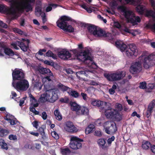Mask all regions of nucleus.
Listing matches in <instances>:
<instances>
[{"label": "nucleus", "mask_w": 155, "mask_h": 155, "mask_svg": "<svg viewBox=\"0 0 155 155\" xmlns=\"http://www.w3.org/2000/svg\"><path fill=\"white\" fill-rule=\"evenodd\" d=\"M71 51L74 54H77V58L78 60L87 64L88 66L94 68L97 66L94 62L93 58L91 56V54L89 50H86L79 53H78V50L76 49H73L71 50Z\"/></svg>", "instance_id": "nucleus-2"}, {"label": "nucleus", "mask_w": 155, "mask_h": 155, "mask_svg": "<svg viewBox=\"0 0 155 155\" xmlns=\"http://www.w3.org/2000/svg\"><path fill=\"white\" fill-rule=\"evenodd\" d=\"M136 9L137 12L140 15H143L145 10H146L145 7L141 5H138L136 7Z\"/></svg>", "instance_id": "nucleus-32"}, {"label": "nucleus", "mask_w": 155, "mask_h": 155, "mask_svg": "<svg viewBox=\"0 0 155 155\" xmlns=\"http://www.w3.org/2000/svg\"><path fill=\"white\" fill-rule=\"evenodd\" d=\"M94 135L98 137H101L102 136V133L100 130H96L94 132Z\"/></svg>", "instance_id": "nucleus-57"}, {"label": "nucleus", "mask_w": 155, "mask_h": 155, "mask_svg": "<svg viewBox=\"0 0 155 155\" xmlns=\"http://www.w3.org/2000/svg\"><path fill=\"white\" fill-rule=\"evenodd\" d=\"M32 68L34 70L36 74L38 73V72H39V66L34 65L33 66H32Z\"/></svg>", "instance_id": "nucleus-55"}, {"label": "nucleus", "mask_w": 155, "mask_h": 155, "mask_svg": "<svg viewBox=\"0 0 155 155\" xmlns=\"http://www.w3.org/2000/svg\"><path fill=\"white\" fill-rule=\"evenodd\" d=\"M60 101L61 103H68L69 101V100L68 98H61L60 100Z\"/></svg>", "instance_id": "nucleus-53"}, {"label": "nucleus", "mask_w": 155, "mask_h": 155, "mask_svg": "<svg viewBox=\"0 0 155 155\" xmlns=\"http://www.w3.org/2000/svg\"><path fill=\"white\" fill-rule=\"evenodd\" d=\"M44 63L45 64H46L52 66L53 65V63L48 60H45L44 61Z\"/></svg>", "instance_id": "nucleus-60"}, {"label": "nucleus", "mask_w": 155, "mask_h": 155, "mask_svg": "<svg viewBox=\"0 0 155 155\" xmlns=\"http://www.w3.org/2000/svg\"><path fill=\"white\" fill-rule=\"evenodd\" d=\"M60 151L62 155H70L71 153V150L68 147L61 148Z\"/></svg>", "instance_id": "nucleus-30"}, {"label": "nucleus", "mask_w": 155, "mask_h": 155, "mask_svg": "<svg viewBox=\"0 0 155 155\" xmlns=\"http://www.w3.org/2000/svg\"><path fill=\"white\" fill-rule=\"evenodd\" d=\"M39 73L47 75L45 76L42 77L43 84H45L46 87L47 84H52V80L51 78L53 77V75L49 69L39 66Z\"/></svg>", "instance_id": "nucleus-8"}, {"label": "nucleus", "mask_w": 155, "mask_h": 155, "mask_svg": "<svg viewBox=\"0 0 155 155\" xmlns=\"http://www.w3.org/2000/svg\"><path fill=\"white\" fill-rule=\"evenodd\" d=\"M46 55L47 56L52 57L54 59H57V56L56 54L53 53L50 50H48L46 53Z\"/></svg>", "instance_id": "nucleus-39"}, {"label": "nucleus", "mask_w": 155, "mask_h": 155, "mask_svg": "<svg viewBox=\"0 0 155 155\" xmlns=\"http://www.w3.org/2000/svg\"><path fill=\"white\" fill-rule=\"evenodd\" d=\"M114 26L115 27L118 28H120L121 27L120 24L118 21L114 22Z\"/></svg>", "instance_id": "nucleus-63"}, {"label": "nucleus", "mask_w": 155, "mask_h": 155, "mask_svg": "<svg viewBox=\"0 0 155 155\" xmlns=\"http://www.w3.org/2000/svg\"><path fill=\"white\" fill-rule=\"evenodd\" d=\"M14 31L16 33L18 34L22 35L23 34V31L21 30V29H19L17 28H15L14 29Z\"/></svg>", "instance_id": "nucleus-52"}, {"label": "nucleus", "mask_w": 155, "mask_h": 155, "mask_svg": "<svg viewBox=\"0 0 155 155\" xmlns=\"http://www.w3.org/2000/svg\"><path fill=\"white\" fill-rule=\"evenodd\" d=\"M69 21H74V20L69 16L64 15L61 16L60 20L56 22V23L57 26L64 31L73 32L74 31V28L71 25H69L67 22Z\"/></svg>", "instance_id": "nucleus-5"}, {"label": "nucleus", "mask_w": 155, "mask_h": 155, "mask_svg": "<svg viewBox=\"0 0 155 155\" xmlns=\"http://www.w3.org/2000/svg\"><path fill=\"white\" fill-rule=\"evenodd\" d=\"M42 117L44 120H45L47 118V115L46 112L45 111H43L42 114Z\"/></svg>", "instance_id": "nucleus-64"}, {"label": "nucleus", "mask_w": 155, "mask_h": 155, "mask_svg": "<svg viewBox=\"0 0 155 155\" xmlns=\"http://www.w3.org/2000/svg\"><path fill=\"white\" fill-rule=\"evenodd\" d=\"M125 75V72L124 71H118L111 74L105 75V77L109 81H117L122 79Z\"/></svg>", "instance_id": "nucleus-10"}, {"label": "nucleus", "mask_w": 155, "mask_h": 155, "mask_svg": "<svg viewBox=\"0 0 155 155\" xmlns=\"http://www.w3.org/2000/svg\"><path fill=\"white\" fill-rule=\"evenodd\" d=\"M89 114V110L88 108L84 106H81L78 115H88Z\"/></svg>", "instance_id": "nucleus-23"}, {"label": "nucleus", "mask_w": 155, "mask_h": 155, "mask_svg": "<svg viewBox=\"0 0 155 155\" xmlns=\"http://www.w3.org/2000/svg\"><path fill=\"white\" fill-rule=\"evenodd\" d=\"M14 117L12 115H11L9 114H7L6 115V117H5V119L9 121L10 119H12L14 118Z\"/></svg>", "instance_id": "nucleus-51"}, {"label": "nucleus", "mask_w": 155, "mask_h": 155, "mask_svg": "<svg viewBox=\"0 0 155 155\" xmlns=\"http://www.w3.org/2000/svg\"><path fill=\"white\" fill-rule=\"evenodd\" d=\"M89 72H89L88 71H80L78 73L80 74H83L86 77L88 76V74Z\"/></svg>", "instance_id": "nucleus-61"}, {"label": "nucleus", "mask_w": 155, "mask_h": 155, "mask_svg": "<svg viewBox=\"0 0 155 155\" xmlns=\"http://www.w3.org/2000/svg\"><path fill=\"white\" fill-rule=\"evenodd\" d=\"M58 6V5L56 4H51L50 6H48L46 9V12H50L52 9V7L55 8Z\"/></svg>", "instance_id": "nucleus-42"}, {"label": "nucleus", "mask_w": 155, "mask_h": 155, "mask_svg": "<svg viewBox=\"0 0 155 155\" xmlns=\"http://www.w3.org/2000/svg\"><path fill=\"white\" fill-rule=\"evenodd\" d=\"M20 44H21L20 41H17L12 43L11 45L13 47L14 49L16 50H18L19 48L17 47V46H18L19 47Z\"/></svg>", "instance_id": "nucleus-43"}, {"label": "nucleus", "mask_w": 155, "mask_h": 155, "mask_svg": "<svg viewBox=\"0 0 155 155\" xmlns=\"http://www.w3.org/2000/svg\"><path fill=\"white\" fill-rule=\"evenodd\" d=\"M9 133V131L6 129L0 127V137H3L7 135Z\"/></svg>", "instance_id": "nucleus-37"}, {"label": "nucleus", "mask_w": 155, "mask_h": 155, "mask_svg": "<svg viewBox=\"0 0 155 155\" xmlns=\"http://www.w3.org/2000/svg\"><path fill=\"white\" fill-rule=\"evenodd\" d=\"M114 118H115L118 121H120L122 119V116L120 114L118 111L116 110V114L114 116Z\"/></svg>", "instance_id": "nucleus-44"}, {"label": "nucleus", "mask_w": 155, "mask_h": 155, "mask_svg": "<svg viewBox=\"0 0 155 155\" xmlns=\"http://www.w3.org/2000/svg\"><path fill=\"white\" fill-rule=\"evenodd\" d=\"M58 54L60 58L64 60H67L70 58L71 56L69 51L64 49L58 52Z\"/></svg>", "instance_id": "nucleus-18"}, {"label": "nucleus", "mask_w": 155, "mask_h": 155, "mask_svg": "<svg viewBox=\"0 0 155 155\" xmlns=\"http://www.w3.org/2000/svg\"><path fill=\"white\" fill-rule=\"evenodd\" d=\"M39 134L41 136L40 141L41 143L44 145L48 146V138L45 135L44 129L42 127H39Z\"/></svg>", "instance_id": "nucleus-20"}, {"label": "nucleus", "mask_w": 155, "mask_h": 155, "mask_svg": "<svg viewBox=\"0 0 155 155\" xmlns=\"http://www.w3.org/2000/svg\"><path fill=\"white\" fill-rule=\"evenodd\" d=\"M115 108L117 111H121L123 109L122 105L121 104L118 103H117L116 104Z\"/></svg>", "instance_id": "nucleus-47"}, {"label": "nucleus", "mask_w": 155, "mask_h": 155, "mask_svg": "<svg viewBox=\"0 0 155 155\" xmlns=\"http://www.w3.org/2000/svg\"><path fill=\"white\" fill-rule=\"evenodd\" d=\"M68 93L69 95L75 98L81 97L80 94L77 91L72 90L71 89L68 92Z\"/></svg>", "instance_id": "nucleus-28"}, {"label": "nucleus", "mask_w": 155, "mask_h": 155, "mask_svg": "<svg viewBox=\"0 0 155 155\" xmlns=\"http://www.w3.org/2000/svg\"><path fill=\"white\" fill-rule=\"evenodd\" d=\"M65 129L66 131L70 133H74L78 131L77 128L71 121H68L65 124Z\"/></svg>", "instance_id": "nucleus-19"}, {"label": "nucleus", "mask_w": 155, "mask_h": 155, "mask_svg": "<svg viewBox=\"0 0 155 155\" xmlns=\"http://www.w3.org/2000/svg\"><path fill=\"white\" fill-rule=\"evenodd\" d=\"M83 140L79 138L73 136L71 138V142L70 143V147L73 150H77L82 147L81 142H83Z\"/></svg>", "instance_id": "nucleus-11"}, {"label": "nucleus", "mask_w": 155, "mask_h": 155, "mask_svg": "<svg viewBox=\"0 0 155 155\" xmlns=\"http://www.w3.org/2000/svg\"><path fill=\"white\" fill-rule=\"evenodd\" d=\"M141 64H143V67L146 69H148L155 64V55L150 54L147 56L142 54L138 58Z\"/></svg>", "instance_id": "nucleus-7"}, {"label": "nucleus", "mask_w": 155, "mask_h": 155, "mask_svg": "<svg viewBox=\"0 0 155 155\" xmlns=\"http://www.w3.org/2000/svg\"><path fill=\"white\" fill-rule=\"evenodd\" d=\"M51 135L55 139L57 140L59 138L58 134L55 131H53L51 133Z\"/></svg>", "instance_id": "nucleus-48"}, {"label": "nucleus", "mask_w": 155, "mask_h": 155, "mask_svg": "<svg viewBox=\"0 0 155 155\" xmlns=\"http://www.w3.org/2000/svg\"><path fill=\"white\" fill-rule=\"evenodd\" d=\"M71 104L72 110L73 111H76L77 114H78L81 106H80L75 102H72Z\"/></svg>", "instance_id": "nucleus-27"}, {"label": "nucleus", "mask_w": 155, "mask_h": 155, "mask_svg": "<svg viewBox=\"0 0 155 155\" xmlns=\"http://www.w3.org/2000/svg\"><path fill=\"white\" fill-rule=\"evenodd\" d=\"M54 114L56 119L60 121L62 119V115L58 109L54 111Z\"/></svg>", "instance_id": "nucleus-36"}, {"label": "nucleus", "mask_w": 155, "mask_h": 155, "mask_svg": "<svg viewBox=\"0 0 155 155\" xmlns=\"http://www.w3.org/2000/svg\"><path fill=\"white\" fill-rule=\"evenodd\" d=\"M9 139L11 140H17V137L16 135L10 134L8 136Z\"/></svg>", "instance_id": "nucleus-50"}, {"label": "nucleus", "mask_w": 155, "mask_h": 155, "mask_svg": "<svg viewBox=\"0 0 155 155\" xmlns=\"http://www.w3.org/2000/svg\"><path fill=\"white\" fill-rule=\"evenodd\" d=\"M89 31L95 36H103L107 38L110 40H112L113 37L112 34L110 33H106L105 31L101 29H97L96 26L94 25L89 24V25L87 27Z\"/></svg>", "instance_id": "nucleus-6"}, {"label": "nucleus", "mask_w": 155, "mask_h": 155, "mask_svg": "<svg viewBox=\"0 0 155 155\" xmlns=\"http://www.w3.org/2000/svg\"><path fill=\"white\" fill-rule=\"evenodd\" d=\"M97 142L100 147L102 148H106L107 147V146H105L106 142L104 139L103 138L99 139L98 140Z\"/></svg>", "instance_id": "nucleus-38"}, {"label": "nucleus", "mask_w": 155, "mask_h": 155, "mask_svg": "<svg viewBox=\"0 0 155 155\" xmlns=\"http://www.w3.org/2000/svg\"><path fill=\"white\" fill-rule=\"evenodd\" d=\"M32 124L33 126L35 127L36 128H37L38 126V122L37 121L35 120L34 122H33Z\"/></svg>", "instance_id": "nucleus-62"}, {"label": "nucleus", "mask_w": 155, "mask_h": 155, "mask_svg": "<svg viewBox=\"0 0 155 155\" xmlns=\"http://www.w3.org/2000/svg\"><path fill=\"white\" fill-rule=\"evenodd\" d=\"M147 28L151 29L155 31V23L153 25L148 24L146 25Z\"/></svg>", "instance_id": "nucleus-54"}, {"label": "nucleus", "mask_w": 155, "mask_h": 155, "mask_svg": "<svg viewBox=\"0 0 155 155\" xmlns=\"http://www.w3.org/2000/svg\"><path fill=\"white\" fill-rule=\"evenodd\" d=\"M32 82L35 87L39 86V76L34 75L32 78Z\"/></svg>", "instance_id": "nucleus-33"}, {"label": "nucleus", "mask_w": 155, "mask_h": 155, "mask_svg": "<svg viewBox=\"0 0 155 155\" xmlns=\"http://www.w3.org/2000/svg\"><path fill=\"white\" fill-rule=\"evenodd\" d=\"M119 1L120 2H121L123 0H117ZM125 1L127 2V4H128L130 3H131L132 4H134L138 0H124Z\"/></svg>", "instance_id": "nucleus-49"}, {"label": "nucleus", "mask_w": 155, "mask_h": 155, "mask_svg": "<svg viewBox=\"0 0 155 155\" xmlns=\"http://www.w3.org/2000/svg\"><path fill=\"white\" fill-rule=\"evenodd\" d=\"M44 87V90L45 93L41 95L39 97V102L44 103L47 101L51 103H53L58 99V95L55 92V91L52 88V84H47L45 86L43 84Z\"/></svg>", "instance_id": "nucleus-1"}, {"label": "nucleus", "mask_w": 155, "mask_h": 155, "mask_svg": "<svg viewBox=\"0 0 155 155\" xmlns=\"http://www.w3.org/2000/svg\"><path fill=\"white\" fill-rule=\"evenodd\" d=\"M151 144L150 142L146 141L144 143H143L142 145V148L145 150L148 149L150 147H151Z\"/></svg>", "instance_id": "nucleus-41"}, {"label": "nucleus", "mask_w": 155, "mask_h": 155, "mask_svg": "<svg viewBox=\"0 0 155 155\" xmlns=\"http://www.w3.org/2000/svg\"><path fill=\"white\" fill-rule=\"evenodd\" d=\"M32 146L31 145H28V148L34 150L35 148L36 149H39V143H33L32 144Z\"/></svg>", "instance_id": "nucleus-45"}, {"label": "nucleus", "mask_w": 155, "mask_h": 155, "mask_svg": "<svg viewBox=\"0 0 155 155\" xmlns=\"http://www.w3.org/2000/svg\"><path fill=\"white\" fill-rule=\"evenodd\" d=\"M91 104L93 106L98 107L100 109V111H104L105 115L107 118H114V116L116 114L117 110L112 108L110 107L106 109L107 105L106 102L94 99L91 101Z\"/></svg>", "instance_id": "nucleus-3"}, {"label": "nucleus", "mask_w": 155, "mask_h": 155, "mask_svg": "<svg viewBox=\"0 0 155 155\" xmlns=\"http://www.w3.org/2000/svg\"><path fill=\"white\" fill-rule=\"evenodd\" d=\"M116 46L119 48L121 51H124L126 50L127 47L126 45L119 41H117L115 43Z\"/></svg>", "instance_id": "nucleus-24"}, {"label": "nucleus", "mask_w": 155, "mask_h": 155, "mask_svg": "<svg viewBox=\"0 0 155 155\" xmlns=\"http://www.w3.org/2000/svg\"><path fill=\"white\" fill-rule=\"evenodd\" d=\"M4 52L5 54L9 56H13L15 55V53L13 50L8 48H4Z\"/></svg>", "instance_id": "nucleus-31"}, {"label": "nucleus", "mask_w": 155, "mask_h": 155, "mask_svg": "<svg viewBox=\"0 0 155 155\" xmlns=\"http://www.w3.org/2000/svg\"><path fill=\"white\" fill-rule=\"evenodd\" d=\"M22 7L24 9H26L27 12L32 10V8L31 5L28 2H23L21 4Z\"/></svg>", "instance_id": "nucleus-26"}, {"label": "nucleus", "mask_w": 155, "mask_h": 155, "mask_svg": "<svg viewBox=\"0 0 155 155\" xmlns=\"http://www.w3.org/2000/svg\"><path fill=\"white\" fill-rule=\"evenodd\" d=\"M29 96L30 101V111L34 113L35 115H38L39 111H37L35 108L38 106L39 103L37 102V100L31 94H29Z\"/></svg>", "instance_id": "nucleus-12"}, {"label": "nucleus", "mask_w": 155, "mask_h": 155, "mask_svg": "<svg viewBox=\"0 0 155 155\" xmlns=\"http://www.w3.org/2000/svg\"><path fill=\"white\" fill-rule=\"evenodd\" d=\"M41 15L43 24H45L47 21V18L46 16L45 13L41 11V8L39 6V15Z\"/></svg>", "instance_id": "nucleus-35"}, {"label": "nucleus", "mask_w": 155, "mask_h": 155, "mask_svg": "<svg viewBox=\"0 0 155 155\" xmlns=\"http://www.w3.org/2000/svg\"><path fill=\"white\" fill-rule=\"evenodd\" d=\"M0 146L3 149H5L6 150H7L8 149L7 144L5 143V140L2 139H0Z\"/></svg>", "instance_id": "nucleus-40"}, {"label": "nucleus", "mask_w": 155, "mask_h": 155, "mask_svg": "<svg viewBox=\"0 0 155 155\" xmlns=\"http://www.w3.org/2000/svg\"><path fill=\"white\" fill-rule=\"evenodd\" d=\"M58 87L61 91L64 92L67 91V92L68 91H70L71 88L68 87L67 86L64 85L62 84L59 83L58 86Z\"/></svg>", "instance_id": "nucleus-34"}, {"label": "nucleus", "mask_w": 155, "mask_h": 155, "mask_svg": "<svg viewBox=\"0 0 155 155\" xmlns=\"http://www.w3.org/2000/svg\"><path fill=\"white\" fill-rule=\"evenodd\" d=\"M22 40L23 41H25L26 44L20 41L21 44H20L19 47L23 51L26 52L28 48V44L30 43V41L28 39H26L25 38H22Z\"/></svg>", "instance_id": "nucleus-21"}, {"label": "nucleus", "mask_w": 155, "mask_h": 155, "mask_svg": "<svg viewBox=\"0 0 155 155\" xmlns=\"http://www.w3.org/2000/svg\"><path fill=\"white\" fill-rule=\"evenodd\" d=\"M149 1L154 11L152 10L146 9L145 15L147 17H151L154 18H155V2L154 0H149Z\"/></svg>", "instance_id": "nucleus-17"}, {"label": "nucleus", "mask_w": 155, "mask_h": 155, "mask_svg": "<svg viewBox=\"0 0 155 155\" xmlns=\"http://www.w3.org/2000/svg\"><path fill=\"white\" fill-rule=\"evenodd\" d=\"M139 88L144 89L147 88V83L146 82H141L140 83Z\"/></svg>", "instance_id": "nucleus-46"}, {"label": "nucleus", "mask_w": 155, "mask_h": 155, "mask_svg": "<svg viewBox=\"0 0 155 155\" xmlns=\"http://www.w3.org/2000/svg\"><path fill=\"white\" fill-rule=\"evenodd\" d=\"M142 70V65L138 60L134 63H133L129 68L130 72L132 74H138Z\"/></svg>", "instance_id": "nucleus-13"}, {"label": "nucleus", "mask_w": 155, "mask_h": 155, "mask_svg": "<svg viewBox=\"0 0 155 155\" xmlns=\"http://www.w3.org/2000/svg\"><path fill=\"white\" fill-rule=\"evenodd\" d=\"M129 48L126 51L127 55L129 57L134 55L136 56L138 54L137 46L134 44H130L129 45Z\"/></svg>", "instance_id": "nucleus-16"}, {"label": "nucleus", "mask_w": 155, "mask_h": 155, "mask_svg": "<svg viewBox=\"0 0 155 155\" xmlns=\"http://www.w3.org/2000/svg\"><path fill=\"white\" fill-rule=\"evenodd\" d=\"M6 9L4 5H1L0 6V12H5L6 11Z\"/></svg>", "instance_id": "nucleus-59"}, {"label": "nucleus", "mask_w": 155, "mask_h": 155, "mask_svg": "<svg viewBox=\"0 0 155 155\" xmlns=\"http://www.w3.org/2000/svg\"><path fill=\"white\" fill-rule=\"evenodd\" d=\"M18 7L15 8L14 7H12L8 11V13L12 15L15 17L17 18L18 16Z\"/></svg>", "instance_id": "nucleus-25"}, {"label": "nucleus", "mask_w": 155, "mask_h": 155, "mask_svg": "<svg viewBox=\"0 0 155 155\" xmlns=\"http://www.w3.org/2000/svg\"><path fill=\"white\" fill-rule=\"evenodd\" d=\"M12 85L16 89L21 91H26L29 86L28 81L25 78L18 81L16 82L13 81Z\"/></svg>", "instance_id": "nucleus-9"}, {"label": "nucleus", "mask_w": 155, "mask_h": 155, "mask_svg": "<svg viewBox=\"0 0 155 155\" xmlns=\"http://www.w3.org/2000/svg\"><path fill=\"white\" fill-rule=\"evenodd\" d=\"M95 129V127L94 125L92 124H90L85 129V133L87 134H90L92 133Z\"/></svg>", "instance_id": "nucleus-29"}, {"label": "nucleus", "mask_w": 155, "mask_h": 155, "mask_svg": "<svg viewBox=\"0 0 155 155\" xmlns=\"http://www.w3.org/2000/svg\"><path fill=\"white\" fill-rule=\"evenodd\" d=\"M155 106V99L153 100L149 104L146 112V116L149 117L152 112L153 108Z\"/></svg>", "instance_id": "nucleus-22"}, {"label": "nucleus", "mask_w": 155, "mask_h": 155, "mask_svg": "<svg viewBox=\"0 0 155 155\" xmlns=\"http://www.w3.org/2000/svg\"><path fill=\"white\" fill-rule=\"evenodd\" d=\"M81 95V96L82 97L84 101H87V97L86 94L83 92H81V95Z\"/></svg>", "instance_id": "nucleus-56"}, {"label": "nucleus", "mask_w": 155, "mask_h": 155, "mask_svg": "<svg viewBox=\"0 0 155 155\" xmlns=\"http://www.w3.org/2000/svg\"><path fill=\"white\" fill-rule=\"evenodd\" d=\"M118 9L121 10L123 15L127 19L128 23H131L135 25L140 23L141 19L138 16H136L134 13L131 11L128 10L126 7L123 5L119 6L118 7Z\"/></svg>", "instance_id": "nucleus-4"}, {"label": "nucleus", "mask_w": 155, "mask_h": 155, "mask_svg": "<svg viewBox=\"0 0 155 155\" xmlns=\"http://www.w3.org/2000/svg\"><path fill=\"white\" fill-rule=\"evenodd\" d=\"M104 128L106 132L108 134H110L111 133H115L117 131V127L116 124H114L110 122H107L105 123Z\"/></svg>", "instance_id": "nucleus-15"}, {"label": "nucleus", "mask_w": 155, "mask_h": 155, "mask_svg": "<svg viewBox=\"0 0 155 155\" xmlns=\"http://www.w3.org/2000/svg\"><path fill=\"white\" fill-rule=\"evenodd\" d=\"M25 74L21 69L15 68L12 71V76L14 81H19L25 78Z\"/></svg>", "instance_id": "nucleus-14"}, {"label": "nucleus", "mask_w": 155, "mask_h": 155, "mask_svg": "<svg viewBox=\"0 0 155 155\" xmlns=\"http://www.w3.org/2000/svg\"><path fill=\"white\" fill-rule=\"evenodd\" d=\"M115 139V137L114 136H112L111 138H109L107 140V143L109 144H110L112 142L114 141Z\"/></svg>", "instance_id": "nucleus-58"}]
</instances>
